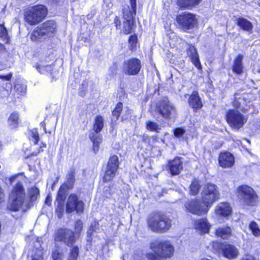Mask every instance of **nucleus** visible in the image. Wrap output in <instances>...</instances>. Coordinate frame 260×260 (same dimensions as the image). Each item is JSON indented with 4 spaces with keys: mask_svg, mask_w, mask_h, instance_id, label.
Segmentation results:
<instances>
[{
    "mask_svg": "<svg viewBox=\"0 0 260 260\" xmlns=\"http://www.w3.org/2000/svg\"><path fill=\"white\" fill-rule=\"evenodd\" d=\"M148 228L156 233H164L172 226V220L166 215L160 212L150 214L147 219Z\"/></svg>",
    "mask_w": 260,
    "mask_h": 260,
    "instance_id": "f257e3e1",
    "label": "nucleus"
},
{
    "mask_svg": "<svg viewBox=\"0 0 260 260\" xmlns=\"http://www.w3.org/2000/svg\"><path fill=\"white\" fill-rule=\"evenodd\" d=\"M47 9L43 5L27 8L24 10V19L30 25L41 22L47 15Z\"/></svg>",
    "mask_w": 260,
    "mask_h": 260,
    "instance_id": "f03ea898",
    "label": "nucleus"
},
{
    "mask_svg": "<svg viewBox=\"0 0 260 260\" xmlns=\"http://www.w3.org/2000/svg\"><path fill=\"white\" fill-rule=\"evenodd\" d=\"M56 24L54 20H48L38 27L31 34L32 41L42 42L53 34L56 30Z\"/></svg>",
    "mask_w": 260,
    "mask_h": 260,
    "instance_id": "7ed1b4c3",
    "label": "nucleus"
},
{
    "mask_svg": "<svg viewBox=\"0 0 260 260\" xmlns=\"http://www.w3.org/2000/svg\"><path fill=\"white\" fill-rule=\"evenodd\" d=\"M150 248L159 257L169 258L174 252V246L168 241H156L150 244Z\"/></svg>",
    "mask_w": 260,
    "mask_h": 260,
    "instance_id": "20e7f679",
    "label": "nucleus"
},
{
    "mask_svg": "<svg viewBox=\"0 0 260 260\" xmlns=\"http://www.w3.org/2000/svg\"><path fill=\"white\" fill-rule=\"evenodd\" d=\"M203 203L209 208L214 202L219 199V193L217 187L214 184L207 183L205 185L201 192Z\"/></svg>",
    "mask_w": 260,
    "mask_h": 260,
    "instance_id": "39448f33",
    "label": "nucleus"
},
{
    "mask_svg": "<svg viewBox=\"0 0 260 260\" xmlns=\"http://www.w3.org/2000/svg\"><path fill=\"white\" fill-rule=\"evenodd\" d=\"M25 194L24 189L21 182H18L11 191V197L13 200L10 209L17 211L19 210L24 203Z\"/></svg>",
    "mask_w": 260,
    "mask_h": 260,
    "instance_id": "423d86ee",
    "label": "nucleus"
},
{
    "mask_svg": "<svg viewBox=\"0 0 260 260\" xmlns=\"http://www.w3.org/2000/svg\"><path fill=\"white\" fill-rule=\"evenodd\" d=\"M237 196L241 202L248 206H254L257 201V196L253 188L245 185L238 188Z\"/></svg>",
    "mask_w": 260,
    "mask_h": 260,
    "instance_id": "0eeeda50",
    "label": "nucleus"
},
{
    "mask_svg": "<svg viewBox=\"0 0 260 260\" xmlns=\"http://www.w3.org/2000/svg\"><path fill=\"white\" fill-rule=\"evenodd\" d=\"M226 121L229 125L236 129L242 127L246 122L247 118L243 116L239 111L231 110L226 115Z\"/></svg>",
    "mask_w": 260,
    "mask_h": 260,
    "instance_id": "6e6552de",
    "label": "nucleus"
},
{
    "mask_svg": "<svg viewBox=\"0 0 260 260\" xmlns=\"http://www.w3.org/2000/svg\"><path fill=\"white\" fill-rule=\"evenodd\" d=\"M176 21L182 29L187 30L194 27L198 23V18L192 13L184 12L177 16Z\"/></svg>",
    "mask_w": 260,
    "mask_h": 260,
    "instance_id": "1a4fd4ad",
    "label": "nucleus"
},
{
    "mask_svg": "<svg viewBox=\"0 0 260 260\" xmlns=\"http://www.w3.org/2000/svg\"><path fill=\"white\" fill-rule=\"evenodd\" d=\"M84 204L79 197L75 193L71 194L66 203V211L68 213L76 211L77 213H82L84 211Z\"/></svg>",
    "mask_w": 260,
    "mask_h": 260,
    "instance_id": "9d476101",
    "label": "nucleus"
},
{
    "mask_svg": "<svg viewBox=\"0 0 260 260\" xmlns=\"http://www.w3.org/2000/svg\"><path fill=\"white\" fill-rule=\"evenodd\" d=\"M185 207L188 212L198 216L208 213L209 208L198 200H191L186 202Z\"/></svg>",
    "mask_w": 260,
    "mask_h": 260,
    "instance_id": "9b49d317",
    "label": "nucleus"
},
{
    "mask_svg": "<svg viewBox=\"0 0 260 260\" xmlns=\"http://www.w3.org/2000/svg\"><path fill=\"white\" fill-rule=\"evenodd\" d=\"M54 239L56 241L62 242L68 246H72L75 242L74 232L67 229H60L55 233Z\"/></svg>",
    "mask_w": 260,
    "mask_h": 260,
    "instance_id": "f8f14e48",
    "label": "nucleus"
},
{
    "mask_svg": "<svg viewBox=\"0 0 260 260\" xmlns=\"http://www.w3.org/2000/svg\"><path fill=\"white\" fill-rule=\"evenodd\" d=\"M118 157L115 155L111 156L108 160L105 175L103 177L104 182L110 181L114 178L118 168Z\"/></svg>",
    "mask_w": 260,
    "mask_h": 260,
    "instance_id": "ddd939ff",
    "label": "nucleus"
},
{
    "mask_svg": "<svg viewBox=\"0 0 260 260\" xmlns=\"http://www.w3.org/2000/svg\"><path fill=\"white\" fill-rule=\"evenodd\" d=\"M141 68V62L137 58H131L123 62V71L128 75H137Z\"/></svg>",
    "mask_w": 260,
    "mask_h": 260,
    "instance_id": "4468645a",
    "label": "nucleus"
},
{
    "mask_svg": "<svg viewBox=\"0 0 260 260\" xmlns=\"http://www.w3.org/2000/svg\"><path fill=\"white\" fill-rule=\"evenodd\" d=\"M176 109L167 99L164 100L158 108V112L161 116L166 119H170L176 115Z\"/></svg>",
    "mask_w": 260,
    "mask_h": 260,
    "instance_id": "2eb2a0df",
    "label": "nucleus"
},
{
    "mask_svg": "<svg viewBox=\"0 0 260 260\" xmlns=\"http://www.w3.org/2000/svg\"><path fill=\"white\" fill-rule=\"evenodd\" d=\"M248 95L246 94L242 96L240 94L237 93L235 95L234 100L233 102V106L237 108L240 109L241 111H246L248 110V107H249L250 101H246V99H248Z\"/></svg>",
    "mask_w": 260,
    "mask_h": 260,
    "instance_id": "dca6fc26",
    "label": "nucleus"
},
{
    "mask_svg": "<svg viewBox=\"0 0 260 260\" xmlns=\"http://www.w3.org/2000/svg\"><path fill=\"white\" fill-rule=\"evenodd\" d=\"M219 165L224 168H231L233 166L235 159L233 155L228 152L221 153L218 158Z\"/></svg>",
    "mask_w": 260,
    "mask_h": 260,
    "instance_id": "f3484780",
    "label": "nucleus"
},
{
    "mask_svg": "<svg viewBox=\"0 0 260 260\" xmlns=\"http://www.w3.org/2000/svg\"><path fill=\"white\" fill-rule=\"evenodd\" d=\"M168 168L173 176L178 175L183 169L182 162L180 157H176L168 162Z\"/></svg>",
    "mask_w": 260,
    "mask_h": 260,
    "instance_id": "a211bd4d",
    "label": "nucleus"
},
{
    "mask_svg": "<svg viewBox=\"0 0 260 260\" xmlns=\"http://www.w3.org/2000/svg\"><path fill=\"white\" fill-rule=\"evenodd\" d=\"M194 229L201 234H206L209 232L211 225L207 218H201L193 221Z\"/></svg>",
    "mask_w": 260,
    "mask_h": 260,
    "instance_id": "6ab92c4d",
    "label": "nucleus"
},
{
    "mask_svg": "<svg viewBox=\"0 0 260 260\" xmlns=\"http://www.w3.org/2000/svg\"><path fill=\"white\" fill-rule=\"evenodd\" d=\"M221 249L223 256L230 259L236 258L239 253L237 248L231 244L223 245Z\"/></svg>",
    "mask_w": 260,
    "mask_h": 260,
    "instance_id": "aec40b11",
    "label": "nucleus"
},
{
    "mask_svg": "<svg viewBox=\"0 0 260 260\" xmlns=\"http://www.w3.org/2000/svg\"><path fill=\"white\" fill-rule=\"evenodd\" d=\"M232 212V208L228 203H219L215 209V213L223 217L229 216Z\"/></svg>",
    "mask_w": 260,
    "mask_h": 260,
    "instance_id": "412c9836",
    "label": "nucleus"
},
{
    "mask_svg": "<svg viewBox=\"0 0 260 260\" xmlns=\"http://www.w3.org/2000/svg\"><path fill=\"white\" fill-rule=\"evenodd\" d=\"M187 55L190 57L191 62L198 69L201 68L199 55L197 49L192 45H189L187 49Z\"/></svg>",
    "mask_w": 260,
    "mask_h": 260,
    "instance_id": "4be33fe9",
    "label": "nucleus"
},
{
    "mask_svg": "<svg viewBox=\"0 0 260 260\" xmlns=\"http://www.w3.org/2000/svg\"><path fill=\"white\" fill-rule=\"evenodd\" d=\"M188 103L193 109H198L202 107L203 105L197 91H194L190 95Z\"/></svg>",
    "mask_w": 260,
    "mask_h": 260,
    "instance_id": "5701e85b",
    "label": "nucleus"
},
{
    "mask_svg": "<svg viewBox=\"0 0 260 260\" xmlns=\"http://www.w3.org/2000/svg\"><path fill=\"white\" fill-rule=\"evenodd\" d=\"M243 56L239 54L234 60L232 70L235 73L240 75L243 73Z\"/></svg>",
    "mask_w": 260,
    "mask_h": 260,
    "instance_id": "b1692460",
    "label": "nucleus"
},
{
    "mask_svg": "<svg viewBox=\"0 0 260 260\" xmlns=\"http://www.w3.org/2000/svg\"><path fill=\"white\" fill-rule=\"evenodd\" d=\"M202 0H177V5L181 9H191L198 5Z\"/></svg>",
    "mask_w": 260,
    "mask_h": 260,
    "instance_id": "393cba45",
    "label": "nucleus"
},
{
    "mask_svg": "<svg viewBox=\"0 0 260 260\" xmlns=\"http://www.w3.org/2000/svg\"><path fill=\"white\" fill-rule=\"evenodd\" d=\"M232 230L228 226L219 227L216 229L215 235L223 239H228L231 236Z\"/></svg>",
    "mask_w": 260,
    "mask_h": 260,
    "instance_id": "a878e982",
    "label": "nucleus"
},
{
    "mask_svg": "<svg viewBox=\"0 0 260 260\" xmlns=\"http://www.w3.org/2000/svg\"><path fill=\"white\" fill-rule=\"evenodd\" d=\"M89 138L93 143V149L96 153L98 151L100 144L102 142L101 137L98 133L92 132L89 134Z\"/></svg>",
    "mask_w": 260,
    "mask_h": 260,
    "instance_id": "bb28decb",
    "label": "nucleus"
},
{
    "mask_svg": "<svg viewBox=\"0 0 260 260\" xmlns=\"http://www.w3.org/2000/svg\"><path fill=\"white\" fill-rule=\"evenodd\" d=\"M237 24L241 28L247 31H251L253 28L251 22L244 18H239Z\"/></svg>",
    "mask_w": 260,
    "mask_h": 260,
    "instance_id": "cd10ccee",
    "label": "nucleus"
},
{
    "mask_svg": "<svg viewBox=\"0 0 260 260\" xmlns=\"http://www.w3.org/2000/svg\"><path fill=\"white\" fill-rule=\"evenodd\" d=\"M131 7L132 6L131 5ZM136 14V7L135 8L131 7L129 8L128 7L123 10V17L125 20L134 21V16Z\"/></svg>",
    "mask_w": 260,
    "mask_h": 260,
    "instance_id": "c85d7f7f",
    "label": "nucleus"
},
{
    "mask_svg": "<svg viewBox=\"0 0 260 260\" xmlns=\"http://www.w3.org/2000/svg\"><path fill=\"white\" fill-rule=\"evenodd\" d=\"M104 126V119L101 116L96 117L93 124V129L94 132L96 133H100L103 129Z\"/></svg>",
    "mask_w": 260,
    "mask_h": 260,
    "instance_id": "c756f323",
    "label": "nucleus"
},
{
    "mask_svg": "<svg viewBox=\"0 0 260 260\" xmlns=\"http://www.w3.org/2000/svg\"><path fill=\"white\" fill-rule=\"evenodd\" d=\"M67 182L64 185H66L68 188H72L75 180V172L74 169H71L67 175Z\"/></svg>",
    "mask_w": 260,
    "mask_h": 260,
    "instance_id": "7c9ffc66",
    "label": "nucleus"
},
{
    "mask_svg": "<svg viewBox=\"0 0 260 260\" xmlns=\"http://www.w3.org/2000/svg\"><path fill=\"white\" fill-rule=\"evenodd\" d=\"M123 105L121 103H118L112 112V122H115L118 119L122 110Z\"/></svg>",
    "mask_w": 260,
    "mask_h": 260,
    "instance_id": "2f4dec72",
    "label": "nucleus"
},
{
    "mask_svg": "<svg viewBox=\"0 0 260 260\" xmlns=\"http://www.w3.org/2000/svg\"><path fill=\"white\" fill-rule=\"evenodd\" d=\"M28 193L30 201H36L40 196V191L38 188L34 186L28 189Z\"/></svg>",
    "mask_w": 260,
    "mask_h": 260,
    "instance_id": "473e14b6",
    "label": "nucleus"
},
{
    "mask_svg": "<svg viewBox=\"0 0 260 260\" xmlns=\"http://www.w3.org/2000/svg\"><path fill=\"white\" fill-rule=\"evenodd\" d=\"M36 69L42 74H45L46 72L51 71L52 67L51 65H45L42 62L37 63L36 66Z\"/></svg>",
    "mask_w": 260,
    "mask_h": 260,
    "instance_id": "72a5a7b5",
    "label": "nucleus"
},
{
    "mask_svg": "<svg viewBox=\"0 0 260 260\" xmlns=\"http://www.w3.org/2000/svg\"><path fill=\"white\" fill-rule=\"evenodd\" d=\"M201 188L200 181L194 180L190 186V192L192 195H196L199 193Z\"/></svg>",
    "mask_w": 260,
    "mask_h": 260,
    "instance_id": "f704fd0d",
    "label": "nucleus"
},
{
    "mask_svg": "<svg viewBox=\"0 0 260 260\" xmlns=\"http://www.w3.org/2000/svg\"><path fill=\"white\" fill-rule=\"evenodd\" d=\"M146 127L149 131L157 133H158L161 129L157 123L151 121H148L146 122Z\"/></svg>",
    "mask_w": 260,
    "mask_h": 260,
    "instance_id": "c9c22d12",
    "label": "nucleus"
},
{
    "mask_svg": "<svg viewBox=\"0 0 260 260\" xmlns=\"http://www.w3.org/2000/svg\"><path fill=\"white\" fill-rule=\"evenodd\" d=\"M134 21L126 20L123 22V31L125 34L131 33L134 26Z\"/></svg>",
    "mask_w": 260,
    "mask_h": 260,
    "instance_id": "e433bc0d",
    "label": "nucleus"
},
{
    "mask_svg": "<svg viewBox=\"0 0 260 260\" xmlns=\"http://www.w3.org/2000/svg\"><path fill=\"white\" fill-rule=\"evenodd\" d=\"M18 115L17 113L14 112L12 113L8 118V122L10 125L14 127L18 124Z\"/></svg>",
    "mask_w": 260,
    "mask_h": 260,
    "instance_id": "4c0bfd02",
    "label": "nucleus"
},
{
    "mask_svg": "<svg viewBox=\"0 0 260 260\" xmlns=\"http://www.w3.org/2000/svg\"><path fill=\"white\" fill-rule=\"evenodd\" d=\"M249 228L251 231L252 234L255 237L260 236V230L258 224L254 221H252L249 224Z\"/></svg>",
    "mask_w": 260,
    "mask_h": 260,
    "instance_id": "58836bf2",
    "label": "nucleus"
},
{
    "mask_svg": "<svg viewBox=\"0 0 260 260\" xmlns=\"http://www.w3.org/2000/svg\"><path fill=\"white\" fill-rule=\"evenodd\" d=\"M79 255V248L77 246H74L71 249L68 260H77Z\"/></svg>",
    "mask_w": 260,
    "mask_h": 260,
    "instance_id": "ea45409f",
    "label": "nucleus"
},
{
    "mask_svg": "<svg viewBox=\"0 0 260 260\" xmlns=\"http://www.w3.org/2000/svg\"><path fill=\"white\" fill-rule=\"evenodd\" d=\"M66 185H62L58 190L57 194V198H59L61 200H63L65 197V194L67 190L69 189Z\"/></svg>",
    "mask_w": 260,
    "mask_h": 260,
    "instance_id": "a19ab883",
    "label": "nucleus"
},
{
    "mask_svg": "<svg viewBox=\"0 0 260 260\" xmlns=\"http://www.w3.org/2000/svg\"><path fill=\"white\" fill-rule=\"evenodd\" d=\"M30 137L35 144H37L39 140V135L37 129H32L30 131Z\"/></svg>",
    "mask_w": 260,
    "mask_h": 260,
    "instance_id": "79ce46f5",
    "label": "nucleus"
},
{
    "mask_svg": "<svg viewBox=\"0 0 260 260\" xmlns=\"http://www.w3.org/2000/svg\"><path fill=\"white\" fill-rule=\"evenodd\" d=\"M129 49L133 50L136 47L137 43V37L136 35L131 36L128 40Z\"/></svg>",
    "mask_w": 260,
    "mask_h": 260,
    "instance_id": "37998d69",
    "label": "nucleus"
},
{
    "mask_svg": "<svg viewBox=\"0 0 260 260\" xmlns=\"http://www.w3.org/2000/svg\"><path fill=\"white\" fill-rule=\"evenodd\" d=\"M43 254L42 250L40 248H37L35 251V254L32 256V260H43Z\"/></svg>",
    "mask_w": 260,
    "mask_h": 260,
    "instance_id": "c03bdc74",
    "label": "nucleus"
},
{
    "mask_svg": "<svg viewBox=\"0 0 260 260\" xmlns=\"http://www.w3.org/2000/svg\"><path fill=\"white\" fill-rule=\"evenodd\" d=\"M64 210V205L61 202H58V206L56 209V211L57 213V216L59 218H61L62 217Z\"/></svg>",
    "mask_w": 260,
    "mask_h": 260,
    "instance_id": "a18cd8bd",
    "label": "nucleus"
},
{
    "mask_svg": "<svg viewBox=\"0 0 260 260\" xmlns=\"http://www.w3.org/2000/svg\"><path fill=\"white\" fill-rule=\"evenodd\" d=\"M52 255L54 260H61L63 254L58 250H55L53 251Z\"/></svg>",
    "mask_w": 260,
    "mask_h": 260,
    "instance_id": "49530a36",
    "label": "nucleus"
},
{
    "mask_svg": "<svg viewBox=\"0 0 260 260\" xmlns=\"http://www.w3.org/2000/svg\"><path fill=\"white\" fill-rule=\"evenodd\" d=\"M82 222L81 220L76 221L75 225V230L76 233H79L82 229Z\"/></svg>",
    "mask_w": 260,
    "mask_h": 260,
    "instance_id": "de8ad7c7",
    "label": "nucleus"
},
{
    "mask_svg": "<svg viewBox=\"0 0 260 260\" xmlns=\"http://www.w3.org/2000/svg\"><path fill=\"white\" fill-rule=\"evenodd\" d=\"M185 131L182 128H177L174 129V134L176 137H179L184 134Z\"/></svg>",
    "mask_w": 260,
    "mask_h": 260,
    "instance_id": "09e8293b",
    "label": "nucleus"
},
{
    "mask_svg": "<svg viewBox=\"0 0 260 260\" xmlns=\"http://www.w3.org/2000/svg\"><path fill=\"white\" fill-rule=\"evenodd\" d=\"M7 36V31L6 28L3 25L0 24V37L6 38Z\"/></svg>",
    "mask_w": 260,
    "mask_h": 260,
    "instance_id": "8fccbe9b",
    "label": "nucleus"
},
{
    "mask_svg": "<svg viewBox=\"0 0 260 260\" xmlns=\"http://www.w3.org/2000/svg\"><path fill=\"white\" fill-rule=\"evenodd\" d=\"M146 256L149 260H157L159 257L155 253H147Z\"/></svg>",
    "mask_w": 260,
    "mask_h": 260,
    "instance_id": "3c124183",
    "label": "nucleus"
},
{
    "mask_svg": "<svg viewBox=\"0 0 260 260\" xmlns=\"http://www.w3.org/2000/svg\"><path fill=\"white\" fill-rule=\"evenodd\" d=\"M12 77V74L10 73L8 75H2L0 74V79L3 81H9Z\"/></svg>",
    "mask_w": 260,
    "mask_h": 260,
    "instance_id": "603ef678",
    "label": "nucleus"
},
{
    "mask_svg": "<svg viewBox=\"0 0 260 260\" xmlns=\"http://www.w3.org/2000/svg\"><path fill=\"white\" fill-rule=\"evenodd\" d=\"M131 112L128 109H127L126 111L124 112V114L122 115L121 120L123 121V120H126L128 119L131 116Z\"/></svg>",
    "mask_w": 260,
    "mask_h": 260,
    "instance_id": "864d4df0",
    "label": "nucleus"
},
{
    "mask_svg": "<svg viewBox=\"0 0 260 260\" xmlns=\"http://www.w3.org/2000/svg\"><path fill=\"white\" fill-rule=\"evenodd\" d=\"M241 260H254V258L252 255H247L243 257Z\"/></svg>",
    "mask_w": 260,
    "mask_h": 260,
    "instance_id": "5fc2aeb1",
    "label": "nucleus"
},
{
    "mask_svg": "<svg viewBox=\"0 0 260 260\" xmlns=\"http://www.w3.org/2000/svg\"><path fill=\"white\" fill-rule=\"evenodd\" d=\"M4 197V194L3 193L2 188L0 187V203L3 201Z\"/></svg>",
    "mask_w": 260,
    "mask_h": 260,
    "instance_id": "6e6d98bb",
    "label": "nucleus"
},
{
    "mask_svg": "<svg viewBox=\"0 0 260 260\" xmlns=\"http://www.w3.org/2000/svg\"><path fill=\"white\" fill-rule=\"evenodd\" d=\"M115 25H116L117 28H118V27L120 26V21L119 20H118L117 19V17H116V18L115 19Z\"/></svg>",
    "mask_w": 260,
    "mask_h": 260,
    "instance_id": "4d7b16f0",
    "label": "nucleus"
},
{
    "mask_svg": "<svg viewBox=\"0 0 260 260\" xmlns=\"http://www.w3.org/2000/svg\"><path fill=\"white\" fill-rule=\"evenodd\" d=\"M131 1V4L132 6V7L134 9L136 7V0H130Z\"/></svg>",
    "mask_w": 260,
    "mask_h": 260,
    "instance_id": "13d9d810",
    "label": "nucleus"
},
{
    "mask_svg": "<svg viewBox=\"0 0 260 260\" xmlns=\"http://www.w3.org/2000/svg\"><path fill=\"white\" fill-rule=\"evenodd\" d=\"M105 191V196H106V198H108L111 195L110 192L108 193L107 192V189Z\"/></svg>",
    "mask_w": 260,
    "mask_h": 260,
    "instance_id": "bf43d9fd",
    "label": "nucleus"
},
{
    "mask_svg": "<svg viewBox=\"0 0 260 260\" xmlns=\"http://www.w3.org/2000/svg\"><path fill=\"white\" fill-rule=\"evenodd\" d=\"M46 147V144L45 143H42V145L40 147V149H41L42 147Z\"/></svg>",
    "mask_w": 260,
    "mask_h": 260,
    "instance_id": "052dcab7",
    "label": "nucleus"
},
{
    "mask_svg": "<svg viewBox=\"0 0 260 260\" xmlns=\"http://www.w3.org/2000/svg\"><path fill=\"white\" fill-rule=\"evenodd\" d=\"M202 260H210V259H209L206 258H204L202 259Z\"/></svg>",
    "mask_w": 260,
    "mask_h": 260,
    "instance_id": "680f3d73",
    "label": "nucleus"
},
{
    "mask_svg": "<svg viewBox=\"0 0 260 260\" xmlns=\"http://www.w3.org/2000/svg\"><path fill=\"white\" fill-rule=\"evenodd\" d=\"M2 150V144L0 142V151Z\"/></svg>",
    "mask_w": 260,
    "mask_h": 260,
    "instance_id": "e2e57ef3",
    "label": "nucleus"
},
{
    "mask_svg": "<svg viewBox=\"0 0 260 260\" xmlns=\"http://www.w3.org/2000/svg\"><path fill=\"white\" fill-rule=\"evenodd\" d=\"M40 151H43V150H42V149H41V150H39V151L37 153H36L35 155H37V154L38 153H39Z\"/></svg>",
    "mask_w": 260,
    "mask_h": 260,
    "instance_id": "0e129e2a",
    "label": "nucleus"
},
{
    "mask_svg": "<svg viewBox=\"0 0 260 260\" xmlns=\"http://www.w3.org/2000/svg\"><path fill=\"white\" fill-rule=\"evenodd\" d=\"M41 125L42 126H44V124L43 122L41 123Z\"/></svg>",
    "mask_w": 260,
    "mask_h": 260,
    "instance_id": "69168bd1",
    "label": "nucleus"
},
{
    "mask_svg": "<svg viewBox=\"0 0 260 260\" xmlns=\"http://www.w3.org/2000/svg\"><path fill=\"white\" fill-rule=\"evenodd\" d=\"M2 47V45L0 44V50L1 49Z\"/></svg>",
    "mask_w": 260,
    "mask_h": 260,
    "instance_id": "338daca9",
    "label": "nucleus"
}]
</instances>
